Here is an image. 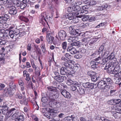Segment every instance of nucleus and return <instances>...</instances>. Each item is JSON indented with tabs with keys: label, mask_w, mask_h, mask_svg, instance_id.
<instances>
[{
	"label": "nucleus",
	"mask_w": 121,
	"mask_h": 121,
	"mask_svg": "<svg viewBox=\"0 0 121 121\" xmlns=\"http://www.w3.org/2000/svg\"><path fill=\"white\" fill-rule=\"evenodd\" d=\"M118 62L108 63L106 64L104 69H108L110 71V72L111 73L117 75L118 72V71L117 67L118 66Z\"/></svg>",
	"instance_id": "nucleus-1"
},
{
	"label": "nucleus",
	"mask_w": 121,
	"mask_h": 121,
	"mask_svg": "<svg viewBox=\"0 0 121 121\" xmlns=\"http://www.w3.org/2000/svg\"><path fill=\"white\" fill-rule=\"evenodd\" d=\"M61 65L63 67L60 69V73L63 75L66 74L68 69H72L74 67L72 63L69 62H62Z\"/></svg>",
	"instance_id": "nucleus-2"
},
{
	"label": "nucleus",
	"mask_w": 121,
	"mask_h": 121,
	"mask_svg": "<svg viewBox=\"0 0 121 121\" xmlns=\"http://www.w3.org/2000/svg\"><path fill=\"white\" fill-rule=\"evenodd\" d=\"M69 30L70 34L73 36L71 37L73 42H74L78 39L77 37L79 35V33L77 31L78 30L77 29L75 30L74 29L73 26H70L69 27Z\"/></svg>",
	"instance_id": "nucleus-3"
},
{
	"label": "nucleus",
	"mask_w": 121,
	"mask_h": 121,
	"mask_svg": "<svg viewBox=\"0 0 121 121\" xmlns=\"http://www.w3.org/2000/svg\"><path fill=\"white\" fill-rule=\"evenodd\" d=\"M99 54L100 56H99L98 57L95 59V60L98 61H99L102 59L103 58V56L108 55V53L107 52H106L105 49H104V46L103 45H101L99 48L98 51Z\"/></svg>",
	"instance_id": "nucleus-4"
},
{
	"label": "nucleus",
	"mask_w": 121,
	"mask_h": 121,
	"mask_svg": "<svg viewBox=\"0 0 121 121\" xmlns=\"http://www.w3.org/2000/svg\"><path fill=\"white\" fill-rule=\"evenodd\" d=\"M65 104V102H60L56 100L52 101L49 103V105L50 107L54 108H62L64 106Z\"/></svg>",
	"instance_id": "nucleus-5"
},
{
	"label": "nucleus",
	"mask_w": 121,
	"mask_h": 121,
	"mask_svg": "<svg viewBox=\"0 0 121 121\" xmlns=\"http://www.w3.org/2000/svg\"><path fill=\"white\" fill-rule=\"evenodd\" d=\"M9 107H6L5 108H2L1 109L2 113L4 115H6L7 117H9L13 113V111H16V109L15 108H12L9 111H8Z\"/></svg>",
	"instance_id": "nucleus-6"
},
{
	"label": "nucleus",
	"mask_w": 121,
	"mask_h": 121,
	"mask_svg": "<svg viewBox=\"0 0 121 121\" xmlns=\"http://www.w3.org/2000/svg\"><path fill=\"white\" fill-rule=\"evenodd\" d=\"M51 31H47L46 39L47 42L49 44L53 42L54 37L51 35Z\"/></svg>",
	"instance_id": "nucleus-7"
},
{
	"label": "nucleus",
	"mask_w": 121,
	"mask_h": 121,
	"mask_svg": "<svg viewBox=\"0 0 121 121\" xmlns=\"http://www.w3.org/2000/svg\"><path fill=\"white\" fill-rule=\"evenodd\" d=\"M9 33L10 36L12 39H13L14 36L16 37L19 35V30L18 29H16L15 30H10L9 31Z\"/></svg>",
	"instance_id": "nucleus-8"
},
{
	"label": "nucleus",
	"mask_w": 121,
	"mask_h": 121,
	"mask_svg": "<svg viewBox=\"0 0 121 121\" xmlns=\"http://www.w3.org/2000/svg\"><path fill=\"white\" fill-rule=\"evenodd\" d=\"M48 96L49 99L52 101L55 100L54 99L57 98L59 96V94L57 91L51 94H48Z\"/></svg>",
	"instance_id": "nucleus-9"
},
{
	"label": "nucleus",
	"mask_w": 121,
	"mask_h": 121,
	"mask_svg": "<svg viewBox=\"0 0 121 121\" xmlns=\"http://www.w3.org/2000/svg\"><path fill=\"white\" fill-rule=\"evenodd\" d=\"M58 36L60 39L62 40H64L66 36L65 32L63 30H61L58 32Z\"/></svg>",
	"instance_id": "nucleus-10"
},
{
	"label": "nucleus",
	"mask_w": 121,
	"mask_h": 121,
	"mask_svg": "<svg viewBox=\"0 0 121 121\" xmlns=\"http://www.w3.org/2000/svg\"><path fill=\"white\" fill-rule=\"evenodd\" d=\"M40 18V20L44 22H45L47 23L48 21H49V20L47 18V16L45 12H43L41 14Z\"/></svg>",
	"instance_id": "nucleus-11"
},
{
	"label": "nucleus",
	"mask_w": 121,
	"mask_h": 121,
	"mask_svg": "<svg viewBox=\"0 0 121 121\" xmlns=\"http://www.w3.org/2000/svg\"><path fill=\"white\" fill-rule=\"evenodd\" d=\"M66 83L68 85H74L77 86H79L80 84L75 81H73L70 78L68 79L66 82Z\"/></svg>",
	"instance_id": "nucleus-12"
},
{
	"label": "nucleus",
	"mask_w": 121,
	"mask_h": 121,
	"mask_svg": "<svg viewBox=\"0 0 121 121\" xmlns=\"http://www.w3.org/2000/svg\"><path fill=\"white\" fill-rule=\"evenodd\" d=\"M9 13L11 15H14L16 14L17 12V9L14 6H9Z\"/></svg>",
	"instance_id": "nucleus-13"
},
{
	"label": "nucleus",
	"mask_w": 121,
	"mask_h": 121,
	"mask_svg": "<svg viewBox=\"0 0 121 121\" xmlns=\"http://www.w3.org/2000/svg\"><path fill=\"white\" fill-rule=\"evenodd\" d=\"M60 92L61 94L65 98H69L71 97L70 93L65 90H60Z\"/></svg>",
	"instance_id": "nucleus-14"
},
{
	"label": "nucleus",
	"mask_w": 121,
	"mask_h": 121,
	"mask_svg": "<svg viewBox=\"0 0 121 121\" xmlns=\"http://www.w3.org/2000/svg\"><path fill=\"white\" fill-rule=\"evenodd\" d=\"M107 83L103 80H102L98 83L97 86L99 88L101 89L107 86L108 85H107Z\"/></svg>",
	"instance_id": "nucleus-15"
},
{
	"label": "nucleus",
	"mask_w": 121,
	"mask_h": 121,
	"mask_svg": "<svg viewBox=\"0 0 121 121\" xmlns=\"http://www.w3.org/2000/svg\"><path fill=\"white\" fill-rule=\"evenodd\" d=\"M83 86L85 88H90L93 89L94 88V84L93 83H91L89 82L83 83Z\"/></svg>",
	"instance_id": "nucleus-16"
},
{
	"label": "nucleus",
	"mask_w": 121,
	"mask_h": 121,
	"mask_svg": "<svg viewBox=\"0 0 121 121\" xmlns=\"http://www.w3.org/2000/svg\"><path fill=\"white\" fill-rule=\"evenodd\" d=\"M88 7L87 5H85L82 7V9L79 11L78 14H86L88 13L87 10Z\"/></svg>",
	"instance_id": "nucleus-17"
},
{
	"label": "nucleus",
	"mask_w": 121,
	"mask_h": 121,
	"mask_svg": "<svg viewBox=\"0 0 121 121\" xmlns=\"http://www.w3.org/2000/svg\"><path fill=\"white\" fill-rule=\"evenodd\" d=\"M67 50L72 54H74L77 53L76 49L71 46L69 47L67 49Z\"/></svg>",
	"instance_id": "nucleus-18"
},
{
	"label": "nucleus",
	"mask_w": 121,
	"mask_h": 121,
	"mask_svg": "<svg viewBox=\"0 0 121 121\" xmlns=\"http://www.w3.org/2000/svg\"><path fill=\"white\" fill-rule=\"evenodd\" d=\"M54 77V78L58 82H63L65 79L66 78V77L60 75L56 77Z\"/></svg>",
	"instance_id": "nucleus-19"
},
{
	"label": "nucleus",
	"mask_w": 121,
	"mask_h": 121,
	"mask_svg": "<svg viewBox=\"0 0 121 121\" xmlns=\"http://www.w3.org/2000/svg\"><path fill=\"white\" fill-rule=\"evenodd\" d=\"M109 88L111 89L110 93L108 94V96H112L115 95L116 94V90L115 89H113L114 87L113 86L110 85L109 86Z\"/></svg>",
	"instance_id": "nucleus-20"
},
{
	"label": "nucleus",
	"mask_w": 121,
	"mask_h": 121,
	"mask_svg": "<svg viewBox=\"0 0 121 121\" xmlns=\"http://www.w3.org/2000/svg\"><path fill=\"white\" fill-rule=\"evenodd\" d=\"M47 88L48 90V91L51 94L52 93H53L55 91H57V89L56 87L54 86H48L47 87Z\"/></svg>",
	"instance_id": "nucleus-21"
},
{
	"label": "nucleus",
	"mask_w": 121,
	"mask_h": 121,
	"mask_svg": "<svg viewBox=\"0 0 121 121\" xmlns=\"http://www.w3.org/2000/svg\"><path fill=\"white\" fill-rule=\"evenodd\" d=\"M12 91L9 88H5L3 91V93L6 96H8V95H11L12 94Z\"/></svg>",
	"instance_id": "nucleus-22"
},
{
	"label": "nucleus",
	"mask_w": 121,
	"mask_h": 121,
	"mask_svg": "<svg viewBox=\"0 0 121 121\" xmlns=\"http://www.w3.org/2000/svg\"><path fill=\"white\" fill-rule=\"evenodd\" d=\"M80 14L78 16H79L80 18H82V20L83 21H86L88 19L89 17V16L85 15V14Z\"/></svg>",
	"instance_id": "nucleus-23"
},
{
	"label": "nucleus",
	"mask_w": 121,
	"mask_h": 121,
	"mask_svg": "<svg viewBox=\"0 0 121 121\" xmlns=\"http://www.w3.org/2000/svg\"><path fill=\"white\" fill-rule=\"evenodd\" d=\"M0 32L3 33L4 37H8L9 36V31L7 30H5L3 29H0Z\"/></svg>",
	"instance_id": "nucleus-24"
},
{
	"label": "nucleus",
	"mask_w": 121,
	"mask_h": 121,
	"mask_svg": "<svg viewBox=\"0 0 121 121\" xmlns=\"http://www.w3.org/2000/svg\"><path fill=\"white\" fill-rule=\"evenodd\" d=\"M17 109L15 111H13V113L14 112L15 113L13 114L12 115L11 119L13 120L17 119L18 118V116H19V113L18 112H17Z\"/></svg>",
	"instance_id": "nucleus-25"
},
{
	"label": "nucleus",
	"mask_w": 121,
	"mask_h": 121,
	"mask_svg": "<svg viewBox=\"0 0 121 121\" xmlns=\"http://www.w3.org/2000/svg\"><path fill=\"white\" fill-rule=\"evenodd\" d=\"M73 9L74 11H77L78 12H76V14L78 16L80 14H78V13L80 10L81 8L79 6H75L74 5L73 6Z\"/></svg>",
	"instance_id": "nucleus-26"
},
{
	"label": "nucleus",
	"mask_w": 121,
	"mask_h": 121,
	"mask_svg": "<svg viewBox=\"0 0 121 121\" xmlns=\"http://www.w3.org/2000/svg\"><path fill=\"white\" fill-rule=\"evenodd\" d=\"M74 117V115H72L70 117L69 116L65 118L64 120V121H73Z\"/></svg>",
	"instance_id": "nucleus-27"
},
{
	"label": "nucleus",
	"mask_w": 121,
	"mask_h": 121,
	"mask_svg": "<svg viewBox=\"0 0 121 121\" xmlns=\"http://www.w3.org/2000/svg\"><path fill=\"white\" fill-rule=\"evenodd\" d=\"M97 41V39L94 38L91 39L90 41L89 45L91 46H93L95 44L96 42Z\"/></svg>",
	"instance_id": "nucleus-28"
},
{
	"label": "nucleus",
	"mask_w": 121,
	"mask_h": 121,
	"mask_svg": "<svg viewBox=\"0 0 121 121\" xmlns=\"http://www.w3.org/2000/svg\"><path fill=\"white\" fill-rule=\"evenodd\" d=\"M90 64L91 67L93 68H96L98 66L97 65L98 64L97 61L95 62L93 61H91L90 62Z\"/></svg>",
	"instance_id": "nucleus-29"
},
{
	"label": "nucleus",
	"mask_w": 121,
	"mask_h": 121,
	"mask_svg": "<svg viewBox=\"0 0 121 121\" xmlns=\"http://www.w3.org/2000/svg\"><path fill=\"white\" fill-rule=\"evenodd\" d=\"M80 86V85L79 86H78V89L77 91L80 94H83L85 93L84 89L81 86Z\"/></svg>",
	"instance_id": "nucleus-30"
},
{
	"label": "nucleus",
	"mask_w": 121,
	"mask_h": 121,
	"mask_svg": "<svg viewBox=\"0 0 121 121\" xmlns=\"http://www.w3.org/2000/svg\"><path fill=\"white\" fill-rule=\"evenodd\" d=\"M74 17L73 14L70 13L67 14L65 16V18L66 19H68L69 20L73 19Z\"/></svg>",
	"instance_id": "nucleus-31"
},
{
	"label": "nucleus",
	"mask_w": 121,
	"mask_h": 121,
	"mask_svg": "<svg viewBox=\"0 0 121 121\" xmlns=\"http://www.w3.org/2000/svg\"><path fill=\"white\" fill-rule=\"evenodd\" d=\"M18 17L21 20L26 22H27L29 21V19L27 18L20 15L18 16Z\"/></svg>",
	"instance_id": "nucleus-32"
},
{
	"label": "nucleus",
	"mask_w": 121,
	"mask_h": 121,
	"mask_svg": "<svg viewBox=\"0 0 121 121\" xmlns=\"http://www.w3.org/2000/svg\"><path fill=\"white\" fill-rule=\"evenodd\" d=\"M9 88L12 91L13 90H15L16 89V87L15 84L13 83V82H11L9 84Z\"/></svg>",
	"instance_id": "nucleus-33"
},
{
	"label": "nucleus",
	"mask_w": 121,
	"mask_h": 121,
	"mask_svg": "<svg viewBox=\"0 0 121 121\" xmlns=\"http://www.w3.org/2000/svg\"><path fill=\"white\" fill-rule=\"evenodd\" d=\"M103 80L106 83H107L108 84H111L112 83L111 78H104L103 79Z\"/></svg>",
	"instance_id": "nucleus-34"
},
{
	"label": "nucleus",
	"mask_w": 121,
	"mask_h": 121,
	"mask_svg": "<svg viewBox=\"0 0 121 121\" xmlns=\"http://www.w3.org/2000/svg\"><path fill=\"white\" fill-rule=\"evenodd\" d=\"M107 58L104 59L102 58L99 61H97L98 64H100L102 65H104L107 62Z\"/></svg>",
	"instance_id": "nucleus-35"
},
{
	"label": "nucleus",
	"mask_w": 121,
	"mask_h": 121,
	"mask_svg": "<svg viewBox=\"0 0 121 121\" xmlns=\"http://www.w3.org/2000/svg\"><path fill=\"white\" fill-rule=\"evenodd\" d=\"M34 48L36 52L38 54H41V49L39 48L38 46L35 45L34 46Z\"/></svg>",
	"instance_id": "nucleus-36"
},
{
	"label": "nucleus",
	"mask_w": 121,
	"mask_h": 121,
	"mask_svg": "<svg viewBox=\"0 0 121 121\" xmlns=\"http://www.w3.org/2000/svg\"><path fill=\"white\" fill-rule=\"evenodd\" d=\"M71 45L72 46H75L77 48L80 46V42L78 41L73 42L71 44Z\"/></svg>",
	"instance_id": "nucleus-37"
},
{
	"label": "nucleus",
	"mask_w": 121,
	"mask_h": 121,
	"mask_svg": "<svg viewBox=\"0 0 121 121\" xmlns=\"http://www.w3.org/2000/svg\"><path fill=\"white\" fill-rule=\"evenodd\" d=\"M115 52H112L111 53L110 55H109L108 56V57L106 58H107V60H108V59L111 60V59L115 57Z\"/></svg>",
	"instance_id": "nucleus-38"
},
{
	"label": "nucleus",
	"mask_w": 121,
	"mask_h": 121,
	"mask_svg": "<svg viewBox=\"0 0 121 121\" xmlns=\"http://www.w3.org/2000/svg\"><path fill=\"white\" fill-rule=\"evenodd\" d=\"M52 114H53L52 113L46 112L45 113H44V114L43 115L48 118H52Z\"/></svg>",
	"instance_id": "nucleus-39"
},
{
	"label": "nucleus",
	"mask_w": 121,
	"mask_h": 121,
	"mask_svg": "<svg viewBox=\"0 0 121 121\" xmlns=\"http://www.w3.org/2000/svg\"><path fill=\"white\" fill-rule=\"evenodd\" d=\"M24 120V117L22 115H19L18 118L15 121H23Z\"/></svg>",
	"instance_id": "nucleus-40"
},
{
	"label": "nucleus",
	"mask_w": 121,
	"mask_h": 121,
	"mask_svg": "<svg viewBox=\"0 0 121 121\" xmlns=\"http://www.w3.org/2000/svg\"><path fill=\"white\" fill-rule=\"evenodd\" d=\"M115 83L116 84L119 85L120 87H121V78H118L116 80Z\"/></svg>",
	"instance_id": "nucleus-41"
},
{
	"label": "nucleus",
	"mask_w": 121,
	"mask_h": 121,
	"mask_svg": "<svg viewBox=\"0 0 121 121\" xmlns=\"http://www.w3.org/2000/svg\"><path fill=\"white\" fill-rule=\"evenodd\" d=\"M23 99L20 101V103L22 104H24L26 105L27 104V101H26V99L25 97H23Z\"/></svg>",
	"instance_id": "nucleus-42"
},
{
	"label": "nucleus",
	"mask_w": 121,
	"mask_h": 121,
	"mask_svg": "<svg viewBox=\"0 0 121 121\" xmlns=\"http://www.w3.org/2000/svg\"><path fill=\"white\" fill-rule=\"evenodd\" d=\"M87 74L88 75L90 76L91 77V76H93L94 75H96V73L95 72L92 71H88L87 72Z\"/></svg>",
	"instance_id": "nucleus-43"
},
{
	"label": "nucleus",
	"mask_w": 121,
	"mask_h": 121,
	"mask_svg": "<svg viewBox=\"0 0 121 121\" xmlns=\"http://www.w3.org/2000/svg\"><path fill=\"white\" fill-rule=\"evenodd\" d=\"M56 88L60 89L62 90V89L64 88V86L62 84L58 83L57 84Z\"/></svg>",
	"instance_id": "nucleus-44"
},
{
	"label": "nucleus",
	"mask_w": 121,
	"mask_h": 121,
	"mask_svg": "<svg viewBox=\"0 0 121 121\" xmlns=\"http://www.w3.org/2000/svg\"><path fill=\"white\" fill-rule=\"evenodd\" d=\"M43 103L42 104L43 105L45 104L44 103H46L47 102L48 99L47 98L45 97H42L41 99Z\"/></svg>",
	"instance_id": "nucleus-45"
},
{
	"label": "nucleus",
	"mask_w": 121,
	"mask_h": 121,
	"mask_svg": "<svg viewBox=\"0 0 121 121\" xmlns=\"http://www.w3.org/2000/svg\"><path fill=\"white\" fill-rule=\"evenodd\" d=\"M106 86L101 89L103 90V92L105 94H106L108 92V88H109V86Z\"/></svg>",
	"instance_id": "nucleus-46"
},
{
	"label": "nucleus",
	"mask_w": 121,
	"mask_h": 121,
	"mask_svg": "<svg viewBox=\"0 0 121 121\" xmlns=\"http://www.w3.org/2000/svg\"><path fill=\"white\" fill-rule=\"evenodd\" d=\"M3 20L6 21L8 20L9 18V16L7 14H4V16L1 17Z\"/></svg>",
	"instance_id": "nucleus-47"
},
{
	"label": "nucleus",
	"mask_w": 121,
	"mask_h": 121,
	"mask_svg": "<svg viewBox=\"0 0 121 121\" xmlns=\"http://www.w3.org/2000/svg\"><path fill=\"white\" fill-rule=\"evenodd\" d=\"M71 22L73 23H77L79 21L78 18L76 17H74L72 19Z\"/></svg>",
	"instance_id": "nucleus-48"
},
{
	"label": "nucleus",
	"mask_w": 121,
	"mask_h": 121,
	"mask_svg": "<svg viewBox=\"0 0 121 121\" xmlns=\"http://www.w3.org/2000/svg\"><path fill=\"white\" fill-rule=\"evenodd\" d=\"M14 1H16V0H7L6 3L8 5H12L14 4Z\"/></svg>",
	"instance_id": "nucleus-49"
},
{
	"label": "nucleus",
	"mask_w": 121,
	"mask_h": 121,
	"mask_svg": "<svg viewBox=\"0 0 121 121\" xmlns=\"http://www.w3.org/2000/svg\"><path fill=\"white\" fill-rule=\"evenodd\" d=\"M27 5V4H25L22 2L20 4V8L21 9H23L26 7Z\"/></svg>",
	"instance_id": "nucleus-50"
},
{
	"label": "nucleus",
	"mask_w": 121,
	"mask_h": 121,
	"mask_svg": "<svg viewBox=\"0 0 121 121\" xmlns=\"http://www.w3.org/2000/svg\"><path fill=\"white\" fill-rule=\"evenodd\" d=\"M119 106L117 104H115L113 106L112 108H113V109L115 110L116 111V112H117L119 109Z\"/></svg>",
	"instance_id": "nucleus-51"
},
{
	"label": "nucleus",
	"mask_w": 121,
	"mask_h": 121,
	"mask_svg": "<svg viewBox=\"0 0 121 121\" xmlns=\"http://www.w3.org/2000/svg\"><path fill=\"white\" fill-rule=\"evenodd\" d=\"M15 97L16 98H19V99H21L22 97V95L20 93H16L15 95Z\"/></svg>",
	"instance_id": "nucleus-52"
},
{
	"label": "nucleus",
	"mask_w": 121,
	"mask_h": 121,
	"mask_svg": "<svg viewBox=\"0 0 121 121\" xmlns=\"http://www.w3.org/2000/svg\"><path fill=\"white\" fill-rule=\"evenodd\" d=\"M91 79L92 81L95 82L97 80V78L95 75H94L93 76H91Z\"/></svg>",
	"instance_id": "nucleus-53"
},
{
	"label": "nucleus",
	"mask_w": 121,
	"mask_h": 121,
	"mask_svg": "<svg viewBox=\"0 0 121 121\" xmlns=\"http://www.w3.org/2000/svg\"><path fill=\"white\" fill-rule=\"evenodd\" d=\"M67 45V43L66 42H64L62 43V47L63 49H66Z\"/></svg>",
	"instance_id": "nucleus-54"
},
{
	"label": "nucleus",
	"mask_w": 121,
	"mask_h": 121,
	"mask_svg": "<svg viewBox=\"0 0 121 121\" xmlns=\"http://www.w3.org/2000/svg\"><path fill=\"white\" fill-rule=\"evenodd\" d=\"M78 89V87L77 88L75 86H71L70 88V89L71 90L73 91H75L76 90H77V89Z\"/></svg>",
	"instance_id": "nucleus-55"
},
{
	"label": "nucleus",
	"mask_w": 121,
	"mask_h": 121,
	"mask_svg": "<svg viewBox=\"0 0 121 121\" xmlns=\"http://www.w3.org/2000/svg\"><path fill=\"white\" fill-rule=\"evenodd\" d=\"M65 56L66 58L70 60L71 59L72 57V56L68 53H66L65 54Z\"/></svg>",
	"instance_id": "nucleus-56"
},
{
	"label": "nucleus",
	"mask_w": 121,
	"mask_h": 121,
	"mask_svg": "<svg viewBox=\"0 0 121 121\" xmlns=\"http://www.w3.org/2000/svg\"><path fill=\"white\" fill-rule=\"evenodd\" d=\"M0 106L2 108H5L6 107H8L7 106L5 102H3V103L1 104Z\"/></svg>",
	"instance_id": "nucleus-57"
},
{
	"label": "nucleus",
	"mask_w": 121,
	"mask_h": 121,
	"mask_svg": "<svg viewBox=\"0 0 121 121\" xmlns=\"http://www.w3.org/2000/svg\"><path fill=\"white\" fill-rule=\"evenodd\" d=\"M31 64L32 67L34 69L35 71H37L38 70H37L36 69L37 68V67H36L35 64L34 62H31Z\"/></svg>",
	"instance_id": "nucleus-58"
},
{
	"label": "nucleus",
	"mask_w": 121,
	"mask_h": 121,
	"mask_svg": "<svg viewBox=\"0 0 121 121\" xmlns=\"http://www.w3.org/2000/svg\"><path fill=\"white\" fill-rule=\"evenodd\" d=\"M73 4H74V5L78 6V5L82 4V3L80 1H77L75 2V4L74 3H73Z\"/></svg>",
	"instance_id": "nucleus-59"
},
{
	"label": "nucleus",
	"mask_w": 121,
	"mask_h": 121,
	"mask_svg": "<svg viewBox=\"0 0 121 121\" xmlns=\"http://www.w3.org/2000/svg\"><path fill=\"white\" fill-rule=\"evenodd\" d=\"M6 41L5 40L0 39V45H4L6 43Z\"/></svg>",
	"instance_id": "nucleus-60"
},
{
	"label": "nucleus",
	"mask_w": 121,
	"mask_h": 121,
	"mask_svg": "<svg viewBox=\"0 0 121 121\" xmlns=\"http://www.w3.org/2000/svg\"><path fill=\"white\" fill-rule=\"evenodd\" d=\"M82 56L80 54H77L74 56V57L76 59H79L82 57Z\"/></svg>",
	"instance_id": "nucleus-61"
},
{
	"label": "nucleus",
	"mask_w": 121,
	"mask_h": 121,
	"mask_svg": "<svg viewBox=\"0 0 121 121\" xmlns=\"http://www.w3.org/2000/svg\"><path fill=\"white\" fill-rule=\"evenodd\" d=\"M73 7H69L67 9V11L68 12H72L74 11L73 9Z\"/></svg>",
	"instance_id": "nucleus-62"
},
{
	"label": "nucleus",
	"mask_w": 121,
	"mask_h": 121,
	"mask_svg": "<svg viewBox=\"0 0 121 121\" xmlns=\"http://www.w3.org/2000/svg\"><path fill=\"white\" fill-rule=\"evenodd\" d=\"M121 101V100L119 99H115L113 100V102L117 104H119Z\"/></svg>",
	"instance_id": "nucleus-63"
},
{
	"label": "nucleus",
	"mask_w": 121,
	"mask_h": 121,
	"mask_svg": "<svg viewBox=\"0 0 121 121\" xmlns=\"http://www.w3.org/2000/svg\"><path fill=\"white\" fill-rule=\"evenodd\" d=\"M80 52L81 53H85L86 52V50L83 48H82L80 49Z\"/></svg>",
	"instance_id": "nucleus-64"
}]
</instances>
